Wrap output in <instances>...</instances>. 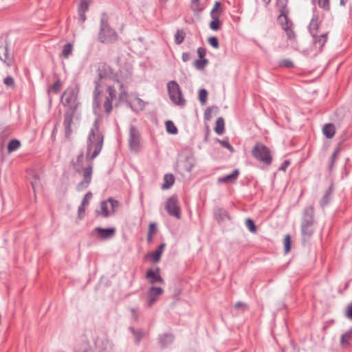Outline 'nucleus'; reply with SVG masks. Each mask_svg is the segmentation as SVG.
Returning <instances> with one entry per match:
<instances>
[{"label":"nucleus","instance_id":"obj_1","mask_svg":"<svg viewBox=\"0 0 352 352\" xmlns=\"http://www.w3.org/2000/svg\"><path fill=\"white\" fill-rule=\"evenodd\" d=\"M103 136L98 132V122L95 121L87 138V160L92 161L100 154L103 145Z\"/></svg>","mask_w":352,"mask_h":352},{"label":"nucleus","instance_id":"obj_2","mask_svg":"<svg viewBox=\"0 0 352 352\" xmlns=\"http://www.w3.org/2000/svg\"><path fill=\"white\" fill-rule=\"evenodd\" d=\"M83 159L84 153L83 151H81L77 156L76 161L72 162L74 170L83 177L76 186V190L78 191H82L87 188L92 178L93 164L90 162L85 168H82Z\"/></svg>","mask_w":352,"mask_h":352},{"label":"nucleus","instance_id":"obj_3","mask_svg":"<svg viewBox=\"0 0 352 352\" xmlns=\"http://www.w3.org/2000/svg\"><path fill=\"white\" fill-rule=\"evenodd\" d=\"M108 15L102 12L100 17V30L98 40L102 43L111 44L118 41V35L114 29L110 27Z\"/></svg>","mask_w":352,"mask_h":352},{"label":"nucleus","instance_id":"obj_4","mask_svg":"<svg viewBox=\"0 0 352 352\" xmlns=\"http://www.w3.org/2000/svg\"><path fill=\"white\" fill-rule=\"evenodd\" d=\"M252 156L258 162L266 166L272 163V155L270 149L261 143H256L252 150Z\"/></svg>","mask_w":352,"mask_h":352},{"label":"nucleus","instance_id":"obj_5","mask_svg":"<svg viewBox=\"0 0 352 352\" xmlns=\"http://www.w3.org/2000/svg\"><path fill=\"white\" fill-rule=\"evenodd\" d=\"M167 90L170 100L177 106H184L186 100L183 96L179 84L175 80H170L167 84Z\"/></svg>","mask_w":352,"mask_h":352},{"label":"nucleus","instance_id":"obj_6","mask_svg":"<svg viewBox=\"0 0 352 352\" xmlns=\"http://www.w3.org/2000/svg\"><path fill=\"white\" fill-rule=\"evenodd\" d=\"M78 91L74 87L67 88L61 96V101L64 106H68L74 110L76 108Z\"/></svg>","mask_w":352,"mask_h":352},{"label":"nucleus","instance_id":"obj_7","mask_svg":"<svg viewBox=\"0 0 352 352\" xmlns=\"http://www.w3.org/2000/svg\"><path fill=\"white\" fill-rule=\"evenodd\" d=\"M129 145L132 152L138 153L140 150V133L133 125L130 126Z\"/></svg>","mask_w":352,"mask_h":352},{"label":"nucleus","instance_id":"obj_8","mask_svg":"<svg viewBox=\"0 0 352 352\" xmlns=\"http://www.w3.org/2000/svg\"><path fill=\"white\" fill-rule=\"evenodd\" d=\"M165 208L169 215L178 219L181 218L180 208L176 196H171L167 199Z\"/></svg>","mask_w":352,"mask_h":352},{"label":"nucleus","instance_id":"obj_9","mask_svg":"<svg viewBox=\"0 0 352 352\" xmlns=\"http://www.w3.org/2000/svg\"><path fill=\"white\" fill-rule=\"evenodd\" d=\"M94 90L93 92V111L94 113L98 116H100L101 109H100V82L98 80L94 81Z\"/></svg>","mask_w":352,"mask_h":352},{"label":"nucleus","instance_id":"obj_10","mask_svg":"<svg viewBox=\"0 0 352 352\" xmlns=\"http://www.w3.org/2000/svg\"><path fill=\"white\" fill-rule=\"evenodd\" d=\"M164 293L162 288L160 287L152 286L149 288L147 292V305L148 307H152L156 302L157 297Z\"/></svg>","mask_w":352,"mask_h":352},{"label":"nucleus","instance_id":"obj_11","mask_svg":"<svg viewBox=\"0 0 352 352\" xmlns=\"http://www.w3.org/2000/svg\"><path fill=\"white\" fill-rule=\"evenodd\" d=\"M278 21L280 23L282 28L285 30L287 38L290 40L294 39L296 38V34L293 30V23L288 16Z\"/></svg>","mask_w":352,"mask_h":352},{"label":"nucleus","instance_id":"obj_12","mask_svg":"<svg viewBox=\"0 0 352 352\" xmlns=\"http://www.w3.org/2000/svg\"><path fill=\"white\" fill-rule=\"evenodd\" d=\"M13 55L9 52L8 44L0 45V59L7 66L10 67L13 63Z\"/></svg>","mask_w":352,"mask_h":352},{"label":"nucleus","instance_id":"obj_13","mask_svg":"<svg viewBox=\"0 0 352 352\" xmlns=\"http://www.w3.org/2000/svg\"><path fill=\"white\" fill-rule=\"evenodd\" d=\"M96 349L100 352H112L113 344L107 338H97L95 340Z\"/></svg>","mask_w":352,"mask_h":352},{"label":"nucleus","instance_id":"obj_14","mask_svg":"<svg viewBox=\"0 0 352 352\" xmlns=\"http://www.w3.org/2000/svg\"><path fill=\"white\" fill-rule=\"evenodd\" d=\"M160 268L157 267L155 270L153 269H148L146 274V278L148 280L149 283L151 284H154L156 283H159L161 284L164 283V279L161 276L160 274Z\"/></svg>","mask_w":352,"mask_h":352},{"label":"nucleus","instance_id":"obj_15","mask_svg":"<svg viewBox=\"0 0 352 352\" xmlns=\"http://www.w3.org/2000/svg\"><path fill=\"white\" fill-rule=\"evenodd\" d=\"M301 223L314 224V207L309 206L303 210Z\"/></svg>","mask_w":352,"mask_h":352},{"label":"nucleus","instance_id":"obj_16","mask_svg":"<svg viewBox=\"0 0 352 352\" xmlns=\"http://www.w3.org/2000/svg\"><path fill=\"white\" fill-rule=\"evenodd\" d=\"M74 113L70 111L65 112L64 115L63 125L65 127V137L69 138L72 133V124L73 122Z\"/></svg>","mask_w":352,"mask_h":352},{"label":"nucleus","instance_id":"obj_17","mask_svg":"<svg viewBox=\"0 0 352 352\" xmlns=\"http://www.w3.org/2000/svg\"><path fill=\"white\" fill-rule=\"evenodd\" d=\"M314 225L301 223L300 229L302 234V241L303 243L309 240L314 233Z\"/></svg>","mask_w":352,"mask_h":352},{"label":"nucleus","instance_id":"obj_18","mask_svg":"<svg viewBox=\"0 0 352 352\" xmlns=\"http://www.w3.org/2000/svg\"><path fill=\"white\" fill-rule=\"evenodd\" d=\"M94 230L98 233L100 238L102 239L111 238L116 232L114 228H102L100 227L96 228Z\"/></svg>","mask_w":352,"mask_h":352},{"label":"nucleus","instance_id":"obj_19","mask_svg":"<svg viewBox=\"0 0 352 352\" xmlns=\"http://www.w3.org/2000/svg\"><path fill=\"white\" fill-rule=\"evenodd\" d=\"M288 0H277L276 4L278 8L280 14L278 17V20H282L283 18L287 17L289 10L287 8Z\"/></svg>","mask_w":352,"mask_h":352},{"label":"nucleus","instance_id":"obj_20","mask_svg":"<svg viewBox=\"0 0 352 352\" xmlns=\"http://www.w3.org/2000/svg\"><path fill=\"white\" fill-rule=\"evenodd\" d=\"M319 17L317 14L314 13L311 21L309 25V30L312 36H315L318 33Z\"/></svg>","mask_w":352,"mask_h":352},{"label":"nucleus","instance_id":"obj_21","mask_svg":"<svg viewBox=\"0 0 352 352\" xmlns=\"http://www.w3.org/2000/svg\"><path fill=\"white\" fill-rule=\"evenodd\" d=\"M214 215L218 223H221L226 219L230 220V217L228 212L223 208H217L214 210Z\"/></svg>","mask_w":352,"mask_h":352},{"label":"nucleus","instance_id":"obj_22","mask_svg":"<svg viewBox=\"0 0 352 352\" xmlns=\"http://www.w3.org/2000/svg\"><path fill=\"white\" fill-rule=\"evenodd\" d=\"M30 182L32 184V187L34 190V192H36V191L39 189L41 187L42 182L40 175H38L35 172L32 171L31 173H30Z\"/></svg>","mask_w":352,"mask_h":352},{"label":"nucleus","instance_id":"obj_23","mask_svg":"<svg viewBox=\"0 0 352 352\" xmlns=\"http://www.w3.org/2000/svg\"><path fill=\"white\" fill-rule=\"evenodd\" d=\"M239 175V170L234 169L232 173L219 178L218 182L219 183H235Z\"/></svg>","mask_w":352,"mask_h":352},{"label":"nucleus","instance_id":"obj_24","mask_svg":"<svg viewBox=\"0 0 352 352\" xmlns=\"http://www.w3.org/2000/svg\"><path fill=\"white\" fill-rule=\"evenodd\" d=\"M327 36L328 32H324L320 35H318L317 34L315 36H312L314 38V43L315 47L321 49L327 42Z\"/></svg>","mask_w":352,"mask_h":352},{"label":"nucleus","instance_id":"obj_25","mask_svg":"<svg viewBox=\"0 0 352 352\" xmlns=\"http://www.w3.org/2000/svg\"><path fill=\"white\" fill-rule=\"evenodd\" d=\"M75 352H96L86 339H82L76 346Z\"/></svg>","mask_w":352,"mask_h":352},{"label":"nucleus","instance_id":"obj_26","mask_svg":"<svg viewBox=\"0 0 352 352\" xmlns=\"http://www.w3.org/2000/svg\"><path fill=\"white\" fill-rule=\"evenodd\" d=\"M333 187L331 186L328 188V189L326 190L324 192L320 201V206L322 208H324L329 204L331 200V195L333 194Z\"/></svg>","mask_w":352,"mask_h":352},{"label":"nucleus","instance_id":"obj_27","mask_svg":"<svg viewBox=\"0 0 352 352\" xmlns=\"http://www.w3.org/2000/svg\"><path fill=\"white\" fill-rule=\"evenodd\" d=\"M108 207H109L108 201L107 200L102 201L100 203V210H96V214L98 216H102V217H104V218L108 217L111 214V211L109 210Z\"/></svg>","mask_w":352,"mask_h":352},{"label":"nucleus","instance_id":"obj_28","mask_svg":"<svg viewBox=\"0 0 352 352\" xmlns=\"http://www.w3.org/2000/svg\"><path fill=\"white\" fill-rule=\"evenodd\" d=\"M174 340V336L170 333H164L160 336V343L164 348L171 344Z\"/></svg>","mask_w":352,"mask_h":352},{"label":"nucleus","instance_id":"obj_29","mask_svg":"<svg viewBox=\"0 0 352 352\" xmlns=\"http://www.w3.org/2000/svg\"><path fill=\"white\" fill-rule=\"evenodd\" d=\"M322 132L327 138L330 139L333 138L336 132L334 125L331 123L324 124L322 128Z\"/></svg>","mask_w":352,"mask_h":352},{"label":"nucleus","instance_id":"obj_30","mask_svg":"<svg viewBox=\"0 0 352 352\" xmlns=\"http://www.w3.org/2000/svg\"><path fill=\"white\" fill-rule=\"evenodd\" d=\"M164 183L162 186V189L170 188L175 182V177L173 174H166L164 176Z\"/></svg>","mask_w":352,"mask_h":352},{"label":"nucleus","instance_id":"obj_31","mask_svg":"<svg viewBox=\"0 0 352 352\" xmlns=\"http://www.w3.org/2000/svg\"><path fill=\"white\" fill-rule=\"evenodd\" d=\"M214 131L218 135H222L225 131V122L222 117H219L216 120Z\"/></svg>","mask_w":352,"mask_h":352},{"label":"nucleus","instance_id":"obj_32","mask_svg":"<svg viewBox=\"0 0 352 352\" xmlns=\"http://www.w3.org/2000/svg\"><path fill=\"white\" fill-rule=\"evenodd\" d=\"M352 340V328L345 332L340 338V343L343 346H347Z\"/></svg>","mask_w":352,"mask_h":352},{"label":"nucleus","instance_id":"obj_33","mask_svg":"<svg viewBox=\"0 0 352 352\" xmlns=\"http://www.w3.org/2000/svg\"><path fill=\"white\" fill-rule=\"evenodd\" d=\"M212 21L210 22L209 27L213 31H217L221 28V21L218 16H210Z\"/></svg>","mask_w":352,"mask_h":352},{"label":"nucleus","instance_id":"obj_34","mask_svg":"<svg viewBox=\"0 0 352 352\" xmlns=\"http://www.w3.org/2000/svg\"><path fill=\"white\" fill-rule=\"evenodd\" d=\"M223 12V8H221V3L220 1H216L213 8L210 11V16H218L219 17Z\"/></svg>","mask_w":352,"mask_h":352},{"label":"nucleus","instance_id":"obj_35","mask_svg":"<svg viewBox=\"0 0 352 352\" xmlns=\"http://www.w3.org/2000/svg\"><path fill=\"white\" fill-rule=\"evenodd\" d=\"M129 331L133 333V336L135 337V343L137 344H139L142 337H143V332L142 329H135V328L130 327L129 328Z\"/></svg>","mask_w":352,"mask_h":352},{"label":"nucleus","instance_id":"obj_36","mask_svg":"<svg viewBox=\"0 0 352 352\" xmlns=\"http://www.w3.org/2000/svg\"><path fill=\"white\" fill-rule=\"evenodd\" d=\"M184 169L186 171L190 173L192 171L195 166V160L192 156H187L184 162Z\"/></svg>","mask_w":352,"mask_h":352},{"label":"nucleus","instance_id":"obj_37","mask_svg":"<svg viewBox=\"0 0 352 352\" xmlns=\"http://www.w3.org/2000/svg\"><path fill=\"white\" fill-rule=\"evenodd\" d=\"M161 256L162 255H160L158 252H157L156 251H153L148 252L145 255V258L151 259L153 263H157L160 261Z\"/></svg>","mask_w":352,"mask_h":352},{"label":"nucleus","instance_id":"obj_38","mask_svg":"<svg viewBox=\"0 0 352 352\" xmlns=\"http://www.w3.org/2000/svg\"><path fill=\"white\" fill-rule=\"evenodd\" d=\"M21 146V142L16 139L10 140L8 144V151L9 153L13 152L17 150Z\"/></svg>","mask_w":352,"mask_h":352},{"label":"nucleus","instance_id":"obj_39","mask_svg":"<svg viewBox=\"0 0 352 352\" xmlns=\"http://www.w3.org/2000/svg\"><path fill=\"white\" fill-rule=\"evenodd\" d=\"M166 131L173 135H175L178 133L177 128L175 125L173 121L168 120L165 122Z\"/></svg>","mask_w":352,"mask_h":352},{"label":"nucleus","instance_id":"obj_40","mask_svg":"<svg viewBox=\"0 0 352 352\" xmlns=\"http://www.w3.org/2000/svg\"><path fill=\"white\" fill-rule=\"evenodd\" d=\"M73 50V45L70 43L63 46L61 54L65 58H67L72 54Z\"/></svg>","mask_w":352,"mask_h":352},{"label":"nucleus","instance_id":"obj_41","mask_svg":"<svg viewBox=\"0 0 352 352\" xmlns=\"http://www.w3.org/2000/svg\"><path fill=\"white\" fill-rule=\"evenodd\" d=\"M340 152V149L339 148H336L333 153L331 154V157L329 159V170L331 171L332 170L333 166H334V164H335V162L338 158V153Z\"/></svg>","mask_w":352,"mask_h":352},{"label":"nucleus","instance_id":"obj_42","mask_svg":"<svg viewBox=\"0 0 352 352\" xmlns=\"http://www.w3.org/2000/svg\"><path fill=\"white\" fill-rule=\"evenodd\" d=\"M186 33L183 30H178L175 34V42L177 45H180L183 43Z\"/></svg>","mask_w":352,"mask_h":352},{"label":"nucleus","instance_id":"obj_43","mask_svg":"<svg viewBox=\"0 0 352 352\" xmlns=\"http://www.w3.org/2000/svg\"><path fill=\"white\" fill-rule=\"evenodd\" d=\"M208 63V59L199 58L195 61L194 65L196 67V69H197L199 70H201L205 68V67L207 65Z\"/></svg>","mask_w":352,"mask_h":352},{"label":"nucleus","instance_id":"obj_44","mask_svg":"<svg viewBox=\"0 0 352 352\" xmlns=\"http://www.w3.org/2000/svg\"><path fill=\"white\" fill-rule=\"evenodd\" d=\"M245 226L250 232L256 233L257 232V227L252 219H246Z\"/></svg>","mask_w":352,"mask_h":352},{"label":"nucleus","instance_id":"obj_45","mask_svg":"<svg viewBox=\"0 0 352 352\" xmlns=\"http://www.w3.org/2000/svg\"><path fill=\"white\" fill-rule=\"evenodd\" d=\"M89 0H80L78 7V12H86L89 10Z\"/></svg>","mask_w":352,"mask_h":352},{"label":"nucleus","instance_id":"obj_46","mask_svg":"<svg viewBox=\"0 0 352 352\" xmlns=\"http://www.w3.org/2000/svg\"><path fill=\"white\" fill-rule=\"evenodd\" d=\"M208 98V91L205 89H201L199 91V100L202 104H205Z\"/></svg>","mask_w":352,"mask_h":352},{"label":"nucleus","instance_id":"obj_47","mask_svg":"<svg viewBox=\"0 0 352 352\" xmlns=\"http://www.w3.org/2000/svg\"><path fill=\"white\" fill-rule=\"evenodd\" d=\"M103 107H104L105 113L107 116L109 115L113 109L112 101L109 100V99L105 98L104 102L103 104Z\"/></svg>","mask_w":352,"mask_h":352},{"label":"nucleus","instance_id":"obj_48","mask_svg":"<svg viewBox=\"0 0 352 352\" xmlns=\"http://www.w3.org/2000/svg\"><path fill=\"white\" fill-rule=\"evenodd\" d=\"M279 66L286 68H292L294 67V64L291 60L285 58L280 61Z\"/></svg>","mask_w":352,"mask_h":352},{"label":"nucleus","instance_id":"obj_49","mask_svg":"<svg viewBox=\"0 0 352 352\" xmlns=\"http://www.w3.org/2000/svg\"><path fill=\"white\" fill-rule=\"evenodd\" d=\"M109 96L106 97V99L113 101L116 97V91L113 87L109 86L107 88Z\"/></svg>","mask_w":352,"mask_h":352},{"label":"nucleus","instance_id":"obj_50","mask_svg":"<svg viewBox=\"0 0 352 352\" xmlns=\"http://www.w3.org/2000/svg\"><path fill=\"white\" fill-rule=\"evenodd\" d=\"M291 237L289 234L286 235L284 239V250L286 253H287L291 249Z\"/></svg>","mask_w":352,"mask_h":352},{"label":"nucleus","instance_id":"obj_51","mask_svg":"<svg viewBox=\"0 0 352 352\" xmlns=\"http://www.w3.org/2000/svg\"><path fill=\"white\" fill-rule=\"evenodd\" d=\"M191 9L193 12L198 14L203 11L204 7L200 4L199 2H198L191 4Z\"/></svg>","mask_w":352,"mask_h":352},{"label":"nucleus","instance_id":"obj_52","mask_svg":"<svg viewBox=\"0 0 352 352\" xmlns=\"http://www.w3.org/2000/svg\"><path fill=\"white\" fill-rule=\"evenodd\" d=\"M215 109V110H218V108L217 107H208L205 112H204V119L206 120H210L211 118H212V111L213 109Z\"/></svg>","mask_w":352,"mask_h":352},{"label":"nucleus","instance_id":"obj_53","mask_svg":"<svg viewBox=\"0 0 352 352\" xmlns=\"http://www.w3.org/2000/svg\"><path fill=\"white\" fill-rule=\"evenodd\" d=\"M107 201H108V204H110V206H111V212L113 213L115 211V209L119 206V202L117 200H116L111 197L107 199Z\"/></svg>","mask_w":352,"mask_h":352},{"label":"nucleus","instance_id":"obj_54","mask_svg":"<svg viewBox=\"0 0 352 352\" xmlns=\"http://www.w3.org/2000/svg\"><path fill=\"white\" fill-rule=\"evenodd\" d=\"M217 141L219 142L223 147L228 148L231 152L234 151L233 146L230 144V142L228 140H221L217 139Z\"/></svg>","mask_w":352,"mask_h":352},{"label":"nucleus","instance_id":"obj_55","mask_svg":"<svg viewBox=\"0 0 352 352\" xmlns=\"http://www.w3.org/2000/svg\"><path fill=\"white\" fill-rule=\"evenodd\" d=\"M209 44L215 49L219 48V44L218 38L216 36H211L208 40Z\"/></svg>","mask_w":352,"mask_h":352},{"label":"nucleus","instance_id":"obj_56","mask_svg":"<svg viewBox=\"0 0 352 352\" xmlns=\"http://www.w3.org/2000/svg\"><path fill=\"white\" fill-rule=\"evenodd\" d=\"M318 6L324 10H329L330 8L329 0H318Z\"/></svg>","mask_w":352,"mask_h":352},{"label":"nucleus","instance_id":"obj_57","mask_svg":"<svg viewBox=\"0 0 352 352\" xmlns=\"http://www.w3.org/2000/svg\"><path fill=\"white\" fill-rule=\"evenodd\" d=\"M61 86L62 83L60 80H58L53 84L52 89L54 91V93L58 94L60 90Z\"/></svg>","mask_w":352,"mask_h":352},{"label":"nucleus","instance_id":"obj_58","mask_svg":"<svg viewBox=\"0 0 352 352\" xmlns=\"http://www.w3.org/2000/svg\"><path fill=\"white\" fill-rule=\"evenodd\" d=\"M3 83L8 87H12L14 86V78L10 76H8L3 79Z\"/></svg>","mask_w":352,"mask_h":352},{"label":"nucleus","instance_id":"obj_59","mask_svg":"<svg viewBox=\"0 0 352 352\" xmlns=\"http://www.w3.org/2000/svg\"><path fill=\"white\" fill-rule=\"evenodd\" d=\"M91 197H92V193L91 192H87L86 195L84 196V197L81 201V204H82V205L87 206L89 204V200L91 199Z\"/></svg>","mask_w":352,"mask_h":352},{"label":"nucleus","instance_id":"obj_60","mask_svg":"<svg viewBox=\"0 0 352 352\" xmlns=\"http://www.w3.org/2000/svg\"><path fill=\"white\" fill-rule=\"evenodd\" d=\"M85 206H86L85 205H82V204H80V205L78 207V218L80 219H82V217H84L85 212Z\"/></svg>","mask_w":352,"mask_h":352},{"label":"nucleus","instance_id":"obj_61","mask_svg":"<svg viewBox=\"0 0 352 352\" xmlns=\"http://www.w3.org/2000/svg\"><path fill=\"white\" fill-rule=\"evenodd\" d=\"M346 316L348 318L352 320V302L349 304L346 307Z\"/></svg>","mask_w":352,"mask_h":352},{"label":"nucleus","instance_id":"obj_62","mask_svg":"<svg viewBox=\"0 0 352 352\" xmlns=\"http://www.w3.org/2000/svg\"><path fill=\"white\" fill-rule=\"evenodd\" d=\"M197 54L199 58H205L206 54V50L204 47H200L197 49Z\"/></svg>","mask_w":352,"mask_h":352},{"label":"nucleus","instance_id":"obj_63","mask_svg":"<svg viewBox=\"0 0 352 352\" xmlns=\"http://www.w3.org/2000/svg\"><path fill=\"white\" fill-rule=\"evenodd\" d=\"M290 164L289 160H285L279 167L278 170L282 171H285L289 165Z\"/></svg>","mask_w":352,"mask_h":352},{"label":"nucleus","instance_id":"obj_64","mask_svg":"<svg viewBox=\"0 0 352 352\" xmlns=\"http://www.w3.org/2000/svg\"><path fill=\"white\" fill-rule=\"evenodd\" d=\"M128 98V94L125 90H121L120 94H119V100L120 101H125Z\"/></svg>","mask_w":352,"mask_h":352}]
</instances>
